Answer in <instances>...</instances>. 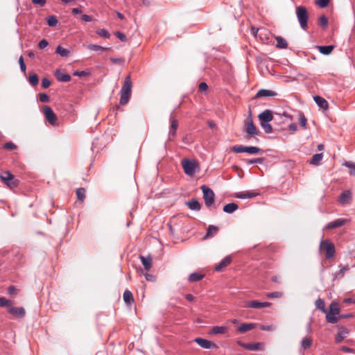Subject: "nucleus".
I'll return each mask as SVG.
<instances>
[{"mask_svg":"<svg viewBox=\"0 0 355 355\" xmlns=\"http://www.w3.org/2000/svg\"><path fill=\"white\" fill-rule=\"evenodd\" d=\"M132 80L130 76L128 75L125 78L120 90V104L121 105H125L128 103L132 94Z\"/></svg>","mask_w":355,"mask_h":355,"instance_id":"nucleus-1","label":"nucleus"},{"mask_svg":"<svg viewBox=\"0 0 355 355\" xmlns=\"http://www.w3.org/2000/svg\"><path fill=\"white\" fill-rule=\"evenodd\" d=\"M260 121V125L266 133L272 132V128L270 122L273 120L272 112L270 110H266L258 116Z\"/></svg>","mask_w":355,"mask_h":355,"instance_id":"nucleus-2","label":"nucleus"},{"mask_svg":"<svg viewBox=\"0 0 355 355\" xmlns=\"http://www.w3.org/2000/svg\"><path fill=\"white\" fill-rule=\"evenodd\" d=\"M295 14L300 28L306 31L308 26L309 14L307 9L302 6H297L295 8Z\"/></svg>","mask_w":355,"mask_h":355,"instance_id":"nucleus-3","label":"nucleus"},{"mask_svg":"<svg viewBox=\"0 0 355 355\" xmlns=\"http://www.w3.org/2000/svg\"><path fill=\"white\" fill-rule=\"evenodd\" d=\"M340 314L339 305L336 302H332L329 307V311L326 313V320L329 323L336 324L338 322Z\"/></svg>","mask_w":355,"mask_h":355,"instance_id":"nucleus-4","label":"nucleus"},{"mask_svg":"<svg viewBox=\"0 0 355 355\" xmlns=\"http://www.w3.org/2000/svg\"><path fill=\"white\" fill-rule=\"evenodd\" d=\"M182 165L184 173L189 176H193L198 168V164L196 161H191L188 159H183Z\"/></svg>","mask_w":355,"mask_h":355,"instance_id":"nucleus-5","label":"nucleus"},{"mask_svg":"<svg viewBox=\"0 0 355 355\" xmlns=\"http://www.w3.org/2000/svg\"><path fill=\"white\" fill-rule=\"evenodd\" d=\"M201 189L203 193V198L205 205L207 207H211L214 202L215 195L214 191L206 185H202L201 187Z\"/></svg>","mask_w":355,"mask_h":355,"instance_id":"nucleus-6","label":"nucleus"},{"mask_svg":"<svg viewBox=\"0 0 355 355\" xmlns=\"http://www.w3.org/2000/svg\"><path fill=\"white\" fill-rule=\"evenodd\" d=\"M320 248L325 251L327 259H331L334 256L335 247L329 240L321 241Z\"/></svg>","mask_w":355,"mask_h":355,"instance_id":"nucleus-7","label":"nucleus"},{"mask_svg":"<svg viewBox=\"0 0 355 355\" xmlns=\"http://www.w3.org/2000/svg\"><path fill=\"white\" fill-rule=\"evenodd\" d=\"M0 178L2 181L9 187H15L17 185V180L15 179L14 175L9 171H3L0 174Z\"/></svg>","mask_w":355,"mask_h":355,"instance_id":"nucleus-8","label":"nucleus"},{"mask_svg":"<svg viewBox=\"0 0 355 355\" xmlns=\"http://www.w3.org/2000/svg\"><path fill=\"white\" fill-rule=\"evenodd\" d=\"M245 132L249 135H257L258 134L256 126L253 123L251 115H249L244 121Z\"/></svg>","mask_w":355,"mask_h":355,"instance_id":"nucleus-9","label":"nucleus"},{"mask_svg":"<svg viewBox=\"0 0 355 355\" xmlns=\"http://www.w3.org/2000/svg\"><path fill=\"white\" fill-rule=\"evenodd\" d=\"M44 114L46 120L51 125H55L57 121V116L49 106H45L44 108Z\"/></svg>","mask_w":355,"mask_h":355,"instance_id":"nucleus-10","label":"nucleus"},{"mask_svg":"<svg viewBox=\"0 0 355 355\" xmlns=\"http://www.w3.org/2000/svg\"><path fill=\"white\" fill-rule=\"evenodd\" d=\"M194 342H196L200 347L204 349H211L213 347H217V345L215 343H213L211 341L205 338H196L194 339Z\"/></svg>","mask_w":355,"mask_h":355,"instance_id":"nucleus-11","label":"nucleus"},{"mask_svg":"<svg viewBox=\"0 0 355 355\" xmlns=\"http://www.w3.org/2000/svg\"><path fill=\"white\" fill-rule=\"evenodd\" d=\"M338 331L336 336L335 341L336 343H340L347 337L349 331L347 328L341 326H338Z\"/></svg>","mask_w":355,"mask_h":355,"instance_id":"nucleus-12","label":"nucleus"},{"mask_svg":"<svg viewBox=\"0 0 355 355\" xmlns=\"http://www.w3.org/2000/svg\"><path fill=\"white\" fill-rule=\"evenodd\" d=\"M348 221L347 219L338 218L332 222L327 224L325 228L327 229H335L344 225Z\"/></svg>","mask_w":355,"mask_h":355,"instance_id":"nucleus-13","label":"nucleus"},{"mask_svg":"<svg viewBox=\"0 0 355 355\" xmlns=\"http://www.w3.org/2000/svg\"><path fill=\"white\" fill-rule=\"evenodd\" d=\"M259 193L252 191H246L243 192L236 193L235 197L239 199L252 198L259 196Z\"/></svg>","mask_w":355,"mask_h":355,"instance_id":"nucleus-14","label":"nucleus"},{"mask_svg":"<svg viewBox=\"0 0 355 355\" xmlns=\"http://www.w3.org/2000/svg\"><path fill=\"white\" fill-rule=\"evenodd\" d=\"M8 311L10 313L19 318H24L26 314L25 309L23 307H10Z\"/></svg>","mask_w":355,"mask_h":355,"instance_id":"nucleus-15","label":"nucleus"},{"mask_svg":"<svg viewBox=\"0 0 355 355\" xmlns=\"http://www.w3.org/2000/svg\"><path fill=\"white\" fill-rule=\"evenodd\" d=\"M270 305V302H261L256 300H253L251 302H248V304L245 305L247 308H252V309H261L262 307H268Z\"/></svg>","mask_w":355,"mask_h":355,"instance_id":"nucleus-16","label":"nucleus"},{"mask_svg":"<svg viewBox=\"0 0 355 355\" xmlns=\"http://www.w3.org/2000/svg\"><path fill=\"white\" fill-rule=\"evenodd\" d=\"M277 96V93L276 92H275L272 90L266 89H259L257 92V94H256V97L257 98H259V97H272V96Z\"/></svg>","mask_w":355,"mask_h":355,"instance_id":"nucleus-17","label":"nucleus"},{"mask_svg":"<svg viewBox=\"0 0 355 355\" xmlns=\"http://www.w3.org/2000/svg\"><path fill=\"white\" fill-rule=\"evenodd\" d=\"M55 76L60 82L67 83L71 80V76L69 74L64 73L59 69L55 71Z\"/></svg>","mask_w":355,"mask_h":355,"instance_id":"nucleus-18","label":"nucleus"},{"mask_svg":"<svg viewBox=\"0 0 355 355\" xmlns=\"http://www.w3.org/2000/svg\"><path fill=\"white\" fill-rule=\"evenodd\" d=\"M231 261L232 259L230 256L225 257L218 265L215 266V270L218 272L220 271L223 268L229 265L231 263Z\"/></svg>","mask_w":355,"mask_h":355,"instance_id":"nucleus-19","label":"nucleus"},{"mask_svg":"<svg viewBox=\"0 0 355 355\" xmlns=\"http://www.w3.org/2000/svg\"><path fill=\"white\" fill-rule=\"evenodd\" d=\"M228 330L225 326H214L211 328L209 334L212 335L224 334Z\"/></svg>","mask_w":355,"mask_h":355,"instance_id":"nucleus-20","label":"nucleus"},{"mask_svg":"<svg viewBox=\"0 0 355 355\" xmlns=\"http://www.w3.org/2000/svg\"><path fill=\"white\" fill-rule=\"evenodd\" d=\"M313 100L320 108L324 110H327L328 108V103L324 98L320 96H315L313 97Z\"/></svg>","mask_w":355,"mask_h":355,"instance_id":"nucleus-21","label":"nucleus"},{"mask_svg":"<svg viewBox=\"0 0 355 355\" xmlns=\"http://www.w3.org/2000/svg\"><path fill=\"white\" fill-rule=\"evenodd\" d=\"M186 205L188 207L194 211H199L201 209V205L196 199H192L186 202Z\"/></svg>","mask_w":355,"mask_h":355,"instance_id":"nucleus-22","label":"nucleus"},{"mask_svg":"<svg viewBox=\"0 0 355 355\" xmlns=\"http://www.w3.org/2000/svg\"><path fill=\"white\" fill-rule=\"evenodd\" d=\"M141 261L146 270H149L152 266V259L150 256L144 257L141 255L139 257Z\"/></svg>","mask_w":355,"mask_h":355,"instance_id":"nucleus-23","label":"nucleus"},{"mask_svg":"<svg viewBox=\"0 0 355 355\" xmlns=\"http://www.w3.org/2000/svg\"><path fill=\"white\" fill-rule=\"evenodd\" d=\"M275 40L277 41L276 47L280 49H285L288 47V43L286 40L281 36H275Z\"/></svg>","mask_w":355,"mask_h":355,"instance_id":"nucleus-24","label":"nucleus"},{"mask_svg":"<svg viewBox=\"0 0 355 355\" xmlns=\"http://www.w3.org/2000/svg\"><path fill=\"white\" fill-rule=\"evenodd\" d=\"M123 298L124 302L128 305L130 306L134 302V298L132 293L126 290L123 293Z\"/></svg>","mask_w":355,"mask_h":355,"instance_id":"nucleus-25","label":"nucleus"},{"mask_svg":"<svg viewBox=\"0 0 355 355\" xmlns=\"http://www.w3.org/2000/svg\"><path fill=\"white\" fill-rule=\"evenodd\" d=\"M351 200V193L349 191H345L339 197V202L341 204L348 203Z\"/></svg>","mask_w":355,"mask_h":355,"instance_id":"nucleus-26","label":"nucleus"},{"mask_svg":"<svg viewBox=\"0 0 355 355\" xmlns=\"http://www.w3.org/2000/svg\"><path fill=\"white\" fill-rule=\"evenodd\" d=\"M239 208L238 205L234 202H231L225 205L223 207V211L227 214H232Z\"/></svg>","mask_w":355,"mask_h":355,"instance_id":"nucleus-27","label":"nucleus"},{"mask_svg":"<svg viewBox=\"0 0 355 355\" xmlns=\"http://www.w3.org/2000/svg\"><path fill=\"white\" fill-rule=\"evenodd\" d=\"M218 232V228L216 226L213 225H210L208 226L207 230V234L205 235V239L210 238L216 235Z\"/></svg>","mask_w":355,"mask_h":355,"instance_id":"nucleus-28","label":"nucleus"},{"mask_svg":"<svg viewBox=\"0 0 355 355\" xmlns=\"http://www.w3.org/2000/svg\"><path fill=\"white\" fill-rule=\"evenodd\" d=\"M339 268V270L335 274V277L338 279L343 277L345 273L349 270V266L348 265H340Z\"/></svg>","mask_w":355,"mask_h":355,"instance_id":"nucleus-29","label":"nucleus"},{"mask_svg":"<svg viewBox=\"0 0 355 355\" xmlns=\"http://www.w3.org/2000/svg\"><path fill=\"white\" fill-rule=\"evenodd\" d=\"M254 327V324H253V323H243L237 328V330L240 333H245L248 331L252 329Z\"/></svg>","mask_w":355,"mask_h":355,"instance_id":"nucleus-30","label":"nucleus"},{"mask_svg":"<svg viewBox=\"0 0 355 355\" xmlns=\"http://www.w3.org/2000/svg\"><path fill=\"white\" fill-rule=\"evenodd\" d=\"M263 344L261 343H248L245 347V349L250 350V351H257L261 349Z\"/></svg>","mask_w":355,"mask_h":355,"instance_id":"nucleus-31","label":"nucleus"},{"mask_svg":"<svg viewBox=\"0 0 355 355\" xmlns=\"http://www.w3.org/2000/svg\"><path fill=\"white\" fill-rule=\"evenodd\" d=\"M204 277V275L200 272H193L189 275L188 280L190 282H196L201 280Z\"/></svg>","mask_w":355,"mask_h":355,"instance_id":"nucleus-32","label":"nucleus"},{"mask_svg":"<svg viewBox=\"0 0 355 355\" xmlns=\"http://www.w3.org/2000/svg\"><path fill=\"white\" fill-rule=\"evenodd\" d=\"M318 48L320 53H322L323 55H329L332 52L334 47L332 45H328V46H318Z\"/></svg>","mask_w":355,"mask_h":355,"instance_id":"nucleus-33","label":"nucleus"},{"mask_svg":"<svg viewBox=\"0 0 355 355\" xmlns=\"http://www.w3.org/2000/svg\"><path fill=\"white\" fill-rule=\"evenodd\" d=\"M322 158H323L322 153H316L312 157V159L309 163H310V164L318 166L320 164Z\"/></svg>","mask_w":355,"mask_h":355,"instance_id":"nucleus-34","label":"nucleus"},{"mask_svg":"<svg viewBox=\"0 0 355 355\" xmlns=\"http://www.w3.org/2000/svg\"><path fill=\"white\" fill-rule=\"evenodd\" d=\"M315 307L318 309L320 310L322 313H327V310L325 309V303L322 299H321V298L317 299L315 300Z\"/></svg>","mask_w":355,"mask_h":355,"instance_id":"nucleus-35","label":"nucleus"},{"mask_svg":"<svg viewBox=\"0 0 355 355\" xmlns=\"http://www.w3.org/2000/svg\"><path fill=\"white\" fill-rule=\"evenodd\" d=\"M87 48L89 50L101 51V53L110 50V48L103 47V46L96 45V44H89V45H87Z\"/></svg>","mask_w":355,"mask_h":355,"instance_id":"nucleus-36","label":"nucleus"},{"mask_svg":"<svg viewBox=\"0 0 355 355\" xmlns=\"http://www.w3.org/2000/svg\"><path fill=\"white\" fill-rule=\"evenodd\" d=\"M55 53L62 57H67L69 54V51L59 45L56 48Z\"/></svg>","mask_w":355,"mask_h":355,"instance_id":"nucleus-37","label":"nucleus"},{"mask_svg":"<svg viewBox=\"0 0 355 355\" xmlns=\"http://www.w3.org/2000/svg\"><path fill=\"white\" fill-rule=\"evenodd\" d=\"M261 151V149L257 146H245V153L254 155Z\"/></svg>","mask_w":355,"mask_h":355,"instance_id":"nucleus-38","label":"nucleus"},{"mask_svg":"<svg viewBox=\"0 0 355 355\" xmlns=\"http://www.w3.org/2000/svg\"><path fill=\"white\" fill-rule=\"evenodd\" d=\"M46 23L49 26L54 27L58 24V20L53 15L49 16L46 19Z\"/></svg>","mask_w":355,"mask_h":355,"instance_id":"nucleus-39","label":"nucleus"},{"mask_svg":"<svg viewBox=\"0 0 355 355\" xmlns=\"http://www.w3.org/2000/svg\"><path fill=\"white\" fill-rule=\"evenodd\" d=\"M312 343V339L310 338H304L302 340L301 345L304 349L309 348Z\"/></svg>","mask_w":355,"mask_h":355,"instance_id":"nucleus-40","label":"nucleus"},{"mask_svg":"<svg viewBox=\"0 0 355 355\" xmlns=\"http://www.w3.org/2000/svg\"><path fill=\"white\" fill-rule=\"evenodd\" d=\"M318 24L323 28H327L328 25V19L325 15H322L318 18Z\"/></svg>","mask_w":355,"mask_h":355,"instance_id":"nucleus-41","label":"nucleus"},{"mask_svg":"<svg viewBox=\"0 0 355 355\" xmlns=\"http://www.w3.org/2000/svg\"><path fill=\"white\" fill-rule=\"evenodd\" d=\"M76 195L78 200L83 201L85 198V189L82 187L77 189Z\"/></svg>","mask_w":355,"mask_h":355,"instance_id":"nucleus-42","label":"nucleus"},{"mask_svg":"<svg viewBox=\"0 0 355 355\" xmlns=\"http://www.w3.org/2000/svg\"><path fill=\"white\" fill-rule=\"evenodd\" d=\"M178 126V122L177 120L174 119L171 121V128L169 134L172 135L173 136L175 135V132Z\"/></svg>","mask_w":355,"mask_h":355,"instance_id":"nucleus-43","label":"nucleus"},{"mask_svg":"<svg viewBox=\"0 0 355 355\" xmlns=\"http://www.w3.org/2000/svg\"><path fill=\"white\" fill-rule=\"evenodd\" d=\"M28 81H29V83L32 86L37 85L38 84V81H39L37 74H35V73L31 74L29 76Z\"/></svg>","mask_w":355,"mask_h":355,"instance_id":"nucleus-44","label":"nucleus"},{"mask_svg":"<svg viewBox=\"0 0 355 355\" xmlns=\"http://www.w3.org/2000/svg\"><path fill=\"white\" fill-rule=\"evenodd\" d=\"M245 146L239 145V146H234L232 148V150L235 153H245Z\"/></svg>","mask_w":355,"mask_h":355,"instance_id":"nucleus-45","label":"nucleus"},{"mask_svg":"<svg viewBox=\"0 0 355 355\" xmlns=\"http://www.w3.org/2000/svg\"><path fill=\"white\" fill-rule=\"evenodd\" d=\"M96 33L103 37V38H109L110 35V33H108V31L106 30V29H104V28H102V29H99L96 31Z\"/></svg>","mask_w":355,"mask_h":355,"instance_id":"nucleus-46","label":"nucleus"},{"mask_svg":"<svg viewBox=\"0 0 355 355\" xmlns=\"http://www.w3.org/2000/svg\"><path fill=\"white\" fill-rule=\"evenodd\" d=\"M344 166L349 168L350 169V173L352 175H355V164L350 162H345L343 164Z\"/></svg>","mask_w":355,"mask_h":355,"instance_id":"nucleus-47","label":"nucleus"},{"mask_svg":"<svg viewBox=\"0 0 355 355\" xmlns=\"http://www.w3.org/2000/svg\"><path fill=\"white\" fill-rule=\"evenodd\" d=\"M12 304V302L10 300H7L4 297H0V307H4L7 306H10Z\"/></svg>","mask_w":355,"mask_h":355,"instance_id":"nucleus-48","label":"nucleus"},{"mask_svg":"<svg viewBox=\"0 0 355 355\" xmlns=\"http://www.w3.org/2000/svg\"><path fill=\"white\" fill-rule=\"evenodd\" d=\"M19 64L21 71L22 72H24V73H26V66L25 64L24 60V58L22 55H21L19 58Z\"/></svg>","mask_w":355,"mask_h":355,"instance_id":"nucleus-49","label":"nucleus"},{"mask_svg":"<svg viewBox=\"0 0 355 355\" xmlns=\"http://www.w3.org/2000/svg\"><path fill=\"white\" fill-rule=\"evenodd\" d=\"M264 162V159L261 157L254 158L252 159H248L247 161V163L248 164H263Z\"/></svg>","mask_w":355,"mask_h":355,"instance_id":"nucleus-50","label":"nucleus"},{"mask_svg":"<svg viewBox=\"0 0 355 355\" xmlns=\"http://www.w3.org/2000/svg\"><path fill=\"white\" fill-rule=\"evenodd\" d=\"M299 123L304 128H306V119L303 114H300L299 116Z\"/></svg>","mask_w":355,"mask_h":355,"instance_id":"nucleus-51","label":"nucleus"},{"mask_svg":"<svg viewBox=\"0 0 355 355\" xmlns=\"http://www.w3.org/2000/svg\"><path fill=\"white\" fill-rule=\"evenodd\" d=\"M89 74V73L86 71H76L73 73V75L74 76H78V77L86 76H88Z\"/></svg>","mask_w":355,"mask_h":355,"instance_id":"nucleus-52","label":"nucleus"},{"mask_svg":"<svg viewBox=\"0 0 355 355\" xmlns=\"http://www.w3.org/2000/svg\"><path fill=\"white\" fill-rule=\"evenodd\" d=\"M3 148L8 150H13L17 148V146L12 141H9L4 144Z\"/></svg>","mask_w":355,"mask_h":355,"instance_id":"nucleus-53","label":"nucleus"},{"mask_svg":"<svg viewBox=\"0 0 355 355\" xmlns=\"http://www.w3.org/2000/svg\"><path fill=\"white\" fill-rule=\"evenodd\" d=\"M329 0H317L316 4L321 8H325L328 6Z\"/></svg>","mask_w":355,"mask_h":355,"instance_id":"nucleus-54","label":"nucleus"},{"mask_svg":"<svg viewBox=\"0 0 355 355\" xmlns=\"http://www.w3.org/2000/svg\"><path fill=\"white\" fill-rule=\"evenodd\" d=\"M110 60L114 64H123L125 62L124 58H111Z\"/></svg>","mask_w":355,"mask_h":355,"instance_id":"nucleus-55","label":"nucleus"},{"mask_svg":"<svg viewBox=\"0 0 355 355\" xmlns=\"http://www.w3.org/2000/svg\"><path fill=\"white\" fill-rule=\"evenodd\" d=\"M49 45V42L46 40H42L38 44V47L40 49H44Z\"/></svg>","mask_w":355,"mask_h":355,"instance_id":"nucleus-56","label":"nucleus"},{"mask_svg":"<svg viewBox=\"0 0 355 355\" xmlns=\"http://www.w3.org/2000/svg\"><path fill=\"white\" fill-rule=\"evenodd\" d=\"M40 101L42 103H46L49 101V97L46 94H40Z\"/></svg>","mask_w":355,"mask_h":355,"instance_id":"nucleus-57","label":"nucleus"},{"mask_svg":"<svg viewBox=\"0 0 355 355\" xmlns=\"http://www.w3.org/2000/svg\"><path fill=\"white\" fill-rule=\"evenodd\" d=\"M51 85L50 80L46 78H43L42 80V87L44 88H48Z\"/></svg>","mask_w":355,"mask_h":355,"instance_id":"nucleus-58","label":"nucleus"},{"mask_svg":"<svg viewBox=\"0 0 355 355\" xmlns=\"http://www.w3.org/2000/svg\"><path fill=\"white\" fill-rule=\"evenodd\" d=\"M115 35L121 41L126 42L127 37H126V36L123 33H121L119 31H117L115 33Z\"/></svg>","mask_w":355,"mask_h":355,"instance_id":"nucleus-59","label":"nucleus"},{"mask_svg":"<svg viewBox=\"0 0 355 355\" xmlns=\"http://www.w3.org/2000/svg\"><path fill=\"white\" fill-rule=\"evenodd\" d=\"M208 89V85L205 82H202L199 85V90L200 92H206Z\"/></svg>","mask_w":355,"mask_h":355,"instance_id":"nucleus-60","label":"nucleus"},{"mask_svg":"<svg viewBox=\"0 0 355 355\" xmlns=\"http://www.w3.org/2000/svg\"><path fill=\"white\" fill-rule=\"evenodd\" d=\"M8 293L10 295H15V294L17 293V290L16 289V288L14 286H10L8 288Z\"/></svg>","mask_w":355,"mask_h":355,"instance_id":"nucleus-61","label":"nucleus"},{"mask_svg":"<svg viewBox=\"0 0 355 355\" xmlns=\"http://www.w3.org/2000/svg\"><path fill=\"white\" fill-rule=\"evenodd\" d=\"M340 350L343 352H345V353H352L354 352V349H352V348H349L348 347H346V346H343L340 347Z\"/></svg>","mask_w":355,"mask_h":355,"instance_id":"nucleus-62","label":"nucleus"},{"mask_svg":"<svg viewBox=\"0 0 355 355\" xmlns=\"http://www.w3.org/2000/svg\"><path fill=\"white\" fill-rule=\"evenodd\" d=\"M274 327L271 324L270 325H263L261 327V329L263 331H272L274 329Z\"/></svg>","mask_w":355,"mask_h":355,"instance_id":"nucleus-63","label":"nucleus"},{"mask_svg":"<svg viewBox=\"0 0 355 355\" xmlns=\"http://www.w3.org/2000/svg\"><path fill=\"white\" fill-rule=\"evenodd\" d=\"M33 3L40 6H44L46 2V0H32Z\"/></svg>","mask_w":355,"mask_h":355,"instance_id":"nucleus-64","label":"nucleus"}]
</instances>
